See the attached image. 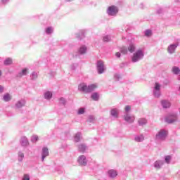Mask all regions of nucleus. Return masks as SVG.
<instances>
[{"mask_svg":"<svg viewBox=\"0 0 180 180\" xmlns=\"http://www.w3.org/2000/svg\"><path fill=\"white\" fill-rule=\"evenodd\" d=\"M26 102L25 101H18L16 104L17 108H22V106H25Z\"/></svg>","mask_w":180,"mask_h":180,"instance_id":"22","label":"nucleus"},{"mask_svg":"<svg viewBox=\"0 0 180 180\" xmlns=\"http://www.w3.org/2000/svg\"><path fill=\"white\" fill-rule=\"evenodd\" d=\"M32 76H33L34 78H37V74H36V73H32Z\"/></svg>","mask_w":180,"mask_h":180,"instance_id":"44","label":"nucleus"},{"mask_svg":"<svg viewBox=\"0 0 180 180\" xmlns=\"http://www.w3.org/2000/svg\"><path fill=\"white\" fill-rule=\"evenodd\" d=\"M60 103H62V105H64V103H65V99H64L63 98H61L60 99Z\"/></svg>","mask_w":180,"mask_h":180,"instance_id":"40","label":"nucleus"},{"mask_svg":"<svg viewBox=\"0 0 180 180\" xmlns=\"http://www.w3.org/2000/svg\"><path fill=\"white\" fill-rule=\"evenodd\" d=\"M79 150L80 151V153H84V151H85L86 150V147L84 146V145H79Z\"/></svg>","mask_w":180,"mask_h":180,"instance_id":"28","label":"nucleus"},{"mask_svg":"<svg viewBox=\"0 0 180 180\" xmlns=\"http://www.w3.org/2000/svg\"><path fill=\"white\" fill-rule=\"evenodd\" d=\"M46 157H49V148H43L42 149V161H44Z\"/></svg>","mask_w":180,"mask_h":180,"instance_id":"9","label":"nucleus"},{"mask_svg":"<svg viewBox=\"0 0 180 180\" xmlns=\"http://www.w3.org/2000/svg\"><path fill=\"white\" fill-rule=\"evenodd\" d=\"M118 12H119V10L117 9V7L115 6H111L108 7V15L113 16L114 15H116V13H117Z\"/></svg>","mask_w":180,"mask_h":180,"instance_id":"2","label":"nucleus"},{"mask_svg":"<svg viewBox=\"0 0 180 180\" xmlns=\"http://www.w3.org/2000/svg\"><path fill=\"white\" fill-rule=\"evenodd\" d=\"M13 63V60H12V58H7L4 62V65H11V64H12Z\"/></svg>","mask_w":180,"mask_h":180,"instance_id":"14","label":"nucleus"},{"mask_svg":"<svg viewBox=\"0 0 180 180\" xmlns=\"http://www.w3.org/2000/svg\"><path fill=\"white\" fill-rule=\"evenodd\" d=\"M162 105L163 108H169V106H171V103L167 101L164 100L162 101Z\"/></svg>","mask_w":180,"mask_h":180,"instance_id":"13","label":"nucleus"},{"mask_svg":"<svg viewBox=\"0 0 180 180\" xmlns=\"http://www.w3.org/2000/svg\"><path fill=\"white\" fill-rule=\"evenodd\" d=\"M85 112V110L84 108H80L78 110V115H84Z\"/></svg>","mask_w":180,"mask_h":180,"instance_id":"32","label":"nucleus"},{"mask_svg":"<svg viewBox=\"0 0 180 180\" xmlns=\"http://www.w3.org/2000/svg\"><path fill=\"white\" fill-rule=\"evenodd\" d=\"M124 119L126 122H128V123H133L134 122V116H130V115L127 114L124 115Z\"/></svg>","mask_w":180,"mask_h":180,"instance_id":"7","label":"nucleus"},{"mask_svg":"<svg viewBox=\"0 0 180 180\" xmlns=\"http://www.w3.org/2000/svg\"><path fill=\"white\" fill-rule=\"evenodd\" d=\"M18 157H19V161H22V160H23V158L25 157V155L23 154V153H19Z\"/></svg>","mask_w":180,"mask_h":180,"instance_id":"31","label":"nucleus"},{"mask_svg":"<svg viewBox=\"0 0 180 180\" xmlns=\"http://www.w3.org/2000/svg\"><path fill=\"white\" fill-rule=\"evenodd\" d=\"M167 137V131L161 130L158 134L156 135V139L158 140H164Z\"/></svg>","mask_w":180,"mask_h":180,"instance_id":"4","label":"nucleus"},{"mask_svg":"<svg viewBox=\"0 0 180 180\" xmlns=\"http://www.w3.org/2000/svg\"><path fill=\"white\" fill-rule=\"evenodd\" d=\"M80 139H81V134H77L75 136V141H76V143H78Z\"/></svg>","mask_w":180,"mask_h":180,"instance_id":"27","label":"nucleus"},{"mask_svg":"<svg viewBox=\"0 0 180 180\" xmlns=\"http://www.w3.org/2000/svg\"><path fill=\"white\" fill-rule=\"evenodd\" d=\"M28 70L27 69L25 68L22 70V72L20 73V75H27Z\"/></svg>","mask_w":180,"mask_h":180,"instance_id":"29","label":"nucleus"},{"mask_svg":"<svg viewBox=\"0 0 180 180\" xmlns=\"http://www.w3.org/2000/svg\"><path fill=\"white\" fill-rule=\"evenodd\" d=\"M135 140L138 142L143 141L144 140V136L143 135H141L140 136L135 137Z\"/></svg>","mask_w":180,"mask_h":180,"instance_id":"26","label":"nucleus"},{"mask_svg":"<svg viewBox=\"0 0 180 180\" xmlns=\"http://www.w3.org/2000/svg\"><path fill=\"white\" fill-rule=\"evenodd\" d=\"M53 32V29L51 28V27H48L47 29H46V33L48 34H50L51 32Z\"/></svg>","mask_w":180,"mask_h":180,"instance_id":"36","label":"nucleus"},{"mask_svg":"<svg viewBox=\"0 0 180 180\" xmlns=\"http://www.w3.org/2000/svg\"><path fill=\"white\" fill-rule=\"evenodd\" d=\"M144 54L141 50L137 51L135 53H134V56L132 57L133 63H136L140 60V58H143Z\"/></svg>","mask_w":180,"mask_h":180,"instance_id":"1","label":"nucleus"},{"mask_svg":"<svg viewBox=\"0 0 180 180\" xmlns=\"http://www.w3.org/2000/svg\"><path fill=\"white\" fill-rule=\"evenodd\" d=\"M37 140H39V136H33L32 138L33 141H37Z\"/></svg>","mask_w":180,"mask_h":180,"instance_id":"42","label":"nucleus"},{"mask_svg":"<svg viewBox=\"0 0 180 180\" xmlns=\"http://www.w3.org/2000/svg\"><path fill=\"white\" fill-rule=\"evenodd\" d=\"M29 144V141H27V138L23 137L22 138V146H27Z\"/></svg>","mask_w":180,"mask_h":180,"instance_id":"23","label":"nucleus"},{"mask_svg":"<svg viewBox=\"0 0 180 180\" xmlns=\"http://www.w3.org/2000/svg\"><path fill=\"white\" fill-rule=\"evenodd\" d=\"M91 98L93 101H98L99 99V94L98 93H94L91 95Z\"/></svg>","mask_w":180,"mask_h":180,"instance_id":"21","label":"nucleus"},{"mask_svg":"<svg viewBox=\"0 0 180 180\" xmlns=\"http://www.w3.org/2000/svg\"><path fill=\"white\" fill-rule=\"evenodd\" d=\"M131 110V107L130 105L125 106V112H129Z\"/></svg>","mask_w":180,"mask_h":180,"instance_id":"37","label":"nucleus"},{"mask_svg":"<svg viewBox=\"0 0 180 180\" xmlns=\"http://www.w3.org/2000/svg\"><path fill=\"white\" fill-rule=\"evenodd\" d=\"M79 52L80 54H85L86 53V47L85 46H82L79 49Z\"/></svg>","mask_w":180,"mask_h":180,"instance_id":"20","label":"nucleus"},{"mask_svg":"<svg viewBox=\"0 0 180 180\" xmlns=\"http://www.w3.org/2000/svg\"><path fill=\"white\" fill-rule=\"evenodd\" d=\"M52 96H53V94H51V92L50 91H47L44 94L45 99H51Z\"/></svg>","mask_w":180,"mask_h":180,"instance_id":"18","label":"nucleus"},{"mask_svg":"<svg viewBox=\"0 0 180 180\" xmlns=\"http://www.w3.org/2000/svg\"><path fill=\"white\" fill-rule=\"evenodd\" d=\"M162 164H164V162L162 161H156L155 162V168H157L158 169L161 168V165H162Z\"/></svg>","mask_w":180,"mask_h":180,"instance_id":"19","label":"nucleus"},{"mask_svg":"<svg viewBox=\"0 0 180 180\" xmlns=\"http://www.w3.org/2000/svg\"><path fill=\"white\" fill-rule=\"evenodd\" d=\"M108 175L110 178H115V176H117V172L113 169L109 170Z\"/></svg>","mask_w":180,"mask_h":180,"instance_id":"12","label":"nucleus"},{"mask_svg":"<svg viewBox=\"0 0 180 180\" xmlns=\"http://www.w3.org/2000/svg\"><path fill=\"white\" fill-rule=\"evenodd\" d=\"M3 99L4 101V102H9V101H11V94H6L4 96Z\"/></svg>","mask_w":180,"mask_h":180,"instance_id":"15","label":"nucleus"},{"mask_svg":"<svg viewBox=\"0 0 180 180\" xmlns=\"http://www.w3.org/2000/svg\"><path fill=\"white\" fill-rule=\"evenodd\" d=\"M178 47V44H172L168 47V51L172 54L175 51V49Z\"/></svg>","mask_w":180,"mask_h":180,"instance_id":"10","label":"nucleus"},{"mask_svg":"<svg viewBox=\"0 0 180 180\" xmlns=\"http://www.w3.org/2000/svg\"><path fill=\"white\" fill-rule=\"evenodd\" d=\"M77 162H79V165H86V158L85 155H80L77 158Z\"/></svg>","mask_w":180,"mask_h":180,"instance_id":"6","label":"nucleus"},{"mask_svg":"<svg viewBox=\"0 0 180 180\" xmlns=\"http://www.w3.org/2000/svg\"><path fill=\"white\" fill-rule=\"evenodd\" d=\"M176 120V115H170L166 118V122L167 123H174Z\"/></svg>","mask_w":180,"mask_h":180,"instance_id":"8","label":"nucleus"},{"mask_svg":"<svg viewBox=\"0 0 180 180\" xmlns=\"http://www.w3.org/2000/svg\"><path fill=\"white\" fill-rule=\"evenodd\" d=\"M155 96H156L157 98H158L160 96V91H157L155 92Z\"/></svg>","mask_w":180,"mask_h":180,"instance_id":"41","label":"nucleus"},{"mask_svg":"<svg viewBox=\"0 0 180 180\" xmlns=\"http://www.w3.org/2000/svg\"><path fill=\"white\" fill-rule=\"evenodd\" d=\"M147 124V120L144 119V118H141L139 120V124L140 126H144V124Z\"/></svg>","mask_w":180,"mask_h":180,"instance_id":"16","label":"nucleus"},{"mask_svg":"<svg viewBox=\"0 0 180 180\" xmlns=\"http://www.w3.org/2000/svg\"><path fill=\"white\" fill-rule=\"evenodd\" d=\"M97 88H98V84H92L89 85L88 86L89 94L91 92H93V91H94Z\"/></svg>","mask_w":180,"mask_h":180,"instance_id":"11","label":"nucleus"},{"mask_svg":"<svg viewBox=\"0 0 180 180\" xmlns=\"http://www.w3.org/2000/svg\"><path fill=\"white\" fill-rule=\"evenodd\" d=\"M103 40V41L108 42L110 40V38H109V37H104Z\"/></svg>","mask_w":180,"mask_h":180,"instance_id":"38","label":"nucleus"},{"mask_svg":"<svg viewBox=\"0 0 180 180\" xmlns=\"http://www.w3.org/2000/svg\"><path fill=\"white\" fill-rule=\"evenodd\" d=\"M165 161L167 164H169V161H171V156H169V155L166 156Z\"/></svg>","mask_w":180,"mask_h":180,"instance_id":"34","label":"nucleus"},{"mask_svg":"<svg viewBox=\"0 0 180 180\" xmlns=\"http://www.w3.org/2000/svg\"><path fill=\"white\" fill-rule=\"evenodd\" d=\"M128 50L130 53H133L136 50V46L133 44H130L128 47Z\"/></svg>","mask_w":180,"mask_h":180,"instance_id":"24","label":"nucleus"},{"mask_svg":"<svg viewBox=\"0 0 180 180\" xmlns=\"http://www.w3.org/2000/svg\"><path fill=\"white\" fill-rule=\"evenodd\" d=\"M115 56H116V57H117L118 58H120V53L117 52V53H115Z\"/></svg>","mask_w":180,"mask_h":180,"instance_id":"43","label":"nucleus"},{"mask_svg":"<svg viewBox=\"0 0 180 180\" xmlns=\"http://www.w3.org/2000/svg\"><path fill=\"white\" fill-rule=\"evenodd\" d=\"M78 89L81 92H84L85 94H89V89H88V85L85 83H81L78 86Z\"/></svg>","mask_w":180,"mask_h":180,"instance_id":"3","label":"nucleus"},{"mask_svg":"<svg viewBox=\"0 0 180 180\" xmlns=\"http://www.w3.org/2000/svg\"><path fill=\"white\" fill-rule=\"evenodd\" d=\"M145 36H148V37L151 36V30H147L145 32Z\"/></svg>","mask_w":180,"mask_h":180,"instance_id":"33","label":"nucleus"},{"mask_svg":"<svg viewBox=\"0 0 180 180\" xmlns=\"http://www.w3.org/2000/svg\"><path fill=\"white\" fill-rule=\"evenodd\" d=\"M172 72H174V74H179V72H180L179 68H178V67H174V68H172Z\"/></svg>","mask_w":180,"mask_h":180,"instance_id":"25","label":"nucleus"},{"mask_svg":"<svg viewBox=\"0 0 180 180\" xmlns=\"http://www.w3.org/2000/svg\"><path fill=\"white\" fill-rule=\"evenodd\" d=\"M160 88H161V85H160V84H158V83H155V89L156 91H160Z\"/></svg>","mask_w":180,"mask_h":180,"instance_id":"30","label":"nucleus"},{"mask_svg":"<svg viewBox=\"0 0 180 180\" xmlns=\"http://www.w3.org/2000/svg\"><path fill=\"white\" fill-rule=\"evenodd\" d=\"M97 70L99 74H103V71H105L103 61L99 60L97 63Z\"/></svg>","mask_w":180,"mask_h":180,"instance_id":"5","label":"nucleus"},{"mask_svg":"<svg viewBox=\"0 0 180 180\" xmlns=\"http://www.w3.org/2000/svg\"><path fill=\"white\" fill-rule=\"evenodd\" d=\"M121 52H122L123 54H127V49H121Z\"/></svg>","mask_w":180,"mask_h":180,"instance_id":"39","label":"nucleus"},{"mask_svg":"<svg viewBox=\"0 0 180 180\" xmlns=\"http://www.w3.org/2000/svg\"><path fill=\"white\" fill-rule=\"evenodd\" d=\"M3 91H4V87L0 86V94H1V92H3Z\"/></svg>","mask_w":180,"mask_h":180,"instance_id":"45","label":"nucleus"},{"mask_svg":"<svg viewBox=\"0 0 180 180\" xmlns=\"http://www.w3.org/2000/svg\"><path fill=\"white\" fill-rule=\"evenodd\" d=\"M22 180H30V176L28 174H24Z\"/></svg>","mask_w":180,"mask_h":180,"instance_id":"35","label":"nucleus"},{"mask_svg":"<svg viewBox=\"0 0 180 180\" xmlns=\"http://www.w3.org/2000/svg\"><path fill=\"white\" fill-rule=\"evenodd\" d=\"M111 115L112 116H114V117H117V115H119V112L117 111V109L114 108L111 110Z\"/></svg>","mask_w":180,"mask_h":180,"instance_id":"17","label":"nucleus"},{"mask_svg":"<svg viewBox=\"0 0 180 180\" xmlns=\"http://www.w3.org/2000/svg\"><path fill=\"white\" fill-rule=\"evenodd\" d=\"M2 75V72L0 70V77Z\"/></svg>","mask_w":180,"mask_h":180,"instance_id":"46","label":"nucleus"}]
</instances>
